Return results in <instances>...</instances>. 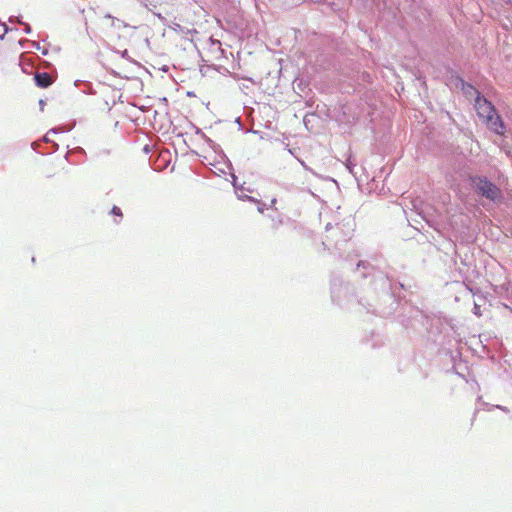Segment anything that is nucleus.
I'll use <instances>...</instances> for the list:
<instances>
[{
    "label": "nucleus",
    "mask_w": 512,
    "mask_h": 512,
    "mask_svg": "<svg viewBox=\"0 0 512 512\" xmlns=\"http://www.w3.org/2000/svg\"><path fill=\"white\" fill-rule=\"evenodd\" d=\"M34 81L39 88H47L54 83L55 77L47 72H36Z\"/></svg>",
    "instance_id": "nucleus-3"
},
{
    "label": "nucleus",
    "mask_w": 512,
    "mask_h": 512,
    "mask_svg": "<svg viewBox=\"0 0 512 512\" xmlns=\"http://www.w3.org/2000/svg\"><path fill=\"white\" fill-rule=\"evenodd\" d=\"M467 89L473 90L477 95L474 107L478 117L483 120L491 131L498 135H504L506 127L501 116L496 112L494 105L486 98L480 96V93L473 86L467 85Z\"/></svg>",
    "instance_id": "nucleus-1"
},
{
    "label": "nucleus",
    "mask_w": 512,
    "mask_h": 512,
    "mask_svg": "<svg viewBox=\"0 0 512 512\" xmlns=\"http://www.w3.org/2000/svg\"><path fill=\"white\" fill-rule=\"evenodd\" d=\"M471 182L480 195L491 201L502 197L501 190L485 177H471Z\"/></svg>",
    "instance_id": "nucleus-2"
},
{
    "label": "nucleus",
    "mask_w": 512,
    "mask_h": 512,
    "mask_svg": "<svg viewBox=\"0 0 512 512\" xmlns=\"http://www.w3.org/2000/svg\"><path fill=\"white\" fill-rule=\"evenodd\" d=\"M111 213L113 215H116V216H119V217H122V211L119 207L117 206H113L112 210H111Z\"/></svg>",
    "instance_id": "nucleus-4"
}]
</instances>
